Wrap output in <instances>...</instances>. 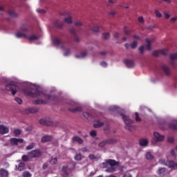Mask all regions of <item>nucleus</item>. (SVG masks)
I'll return each mask as SVG.
<instances>
[{
	"instance_id": "obj_1",
	"label": "nucleus",
	"mask_w": 177,
	"mask_h": 177,
	"mask_svg": "<svg viewBox=\"0 0 177 177\" xmlns=\"http://www.w3.org/2000/svg\"><path fill=\"white\" fill-rule=\"evenodd\" d=\"M22 92H24L25 95L30 96V97H39V96H41V97H44L46 99V100H55V99H56V96L45 94L37 88H31L30 90L23 88Z\"/></svg>"
},
{
	"instance_id": "obj_2",
	"label": "nucleus",
	"mask_w": 177,
	"mask_h": 177,
	"mask_svg": "<svg viewBox=\"0 0 177 177\" xmlns=\"http://www.w3.org/2000/svg\"><path fill=\"white\" fill-rule=\"evenodd\" d=\"M29 158H41L42 157V151L41 149L32 150L27 153Z\"/></svg>"
},
{
	"instance_id": "obj_3",
	"label": "nucleus",
	"mask_w": 177,
	"mask_h": 177,
	"mask_svg": "<svg viewBox=\"0 0 177 177\" xmlns=\"http://www.w3.org/2000/svg\"><path fill=\"white\" fill-rule=\"evenodd\" d=\"M6 91H9L11 92L12 95L15 96L16 93H17V89H19V86L15 82H12L11 83L6 85Z\"/></svg>"
},
{
	"instance_id": "obj_4",
	"label": "nucleus",
	"mask_w": 177,
	"mask_h": 177,
	"mask_svg": "<svg viewBox=\"0 0 177 177\" xmlns=\"http://www.w3.org/2000/svg\"><path fill=\"white\" fill-rule=\"evenodd\" d=\"M115 143H117V140L111 138L102 141L98 144V146L99 147H104L106 145H114Z\"/></svg>"
},
{
	"instance_id": "obj_5",
	"label": "nucleus",
	"mask_w": 177,
	"mask_h": 177,
	"mask_svg": "<svg viewBox=\"0 0 177 177\" xmlns=\"http://www.w3.org/2000/svg\"><path fill=\"white\" fill-rule=\"evenodd\" d=\"M168 54V50L166 49H162L160 50H154L152 53L153 56H154V57H158V56H160V55H162L163 56H167V55Z\"/></svg>"
},
{
	"instance_id": "obj_6",
	"label": "nucleus",
	"mask_w": 177,
	"mask_h": 177,
	"mask_svg": "<svg viewBox=\"0 0 177 177\" xmlns=\"http://www.w3.org/2000/svg\"><path fill=\"white\" fill-rule=\"evenodd\" d=\"M24 142V140L22 138H10V143L12 146H17V145L21 144Z\"/></svg>"
},
{
	"instance_id": "obj_7",
	"label": "nucleus",
	"mask_w": 177,
	"mask_h": 177,
	"mask_svg": "<svg viewBox=\"0 0 177 177\" xmlns=\"http://www.w3.org/2000/svg\"><path fill=\"white\" fill-rule=\"evenodd\" d=\"M124 122L126 124V125H132L133 124V120H131L128 116L124 115L123 113L120 114Z\"/></svg>"
},
{
	"instance_id": "obj_8",
	"label": "nucleus",
	"mask_w": 177,
	"mask_h": 177,
	"mask_svg": "<svg viewBox=\"0 0 177 177\" xmlns=\"http://www.w3.org/2000/svg\"><path fill=\"white\" fill-rule=\"evenodd\" d=\"M161 71L167 77H169L171 75V69H169V67L167 66L165 64H162L160 66Z\"/></svg>"
},
{
	"instance_id": "obj_9",
	"label": "nucleus",
	"mask_w": 177,
	"mask_h": 177,
	"mask_svg": "<svg viewBox=\"0 0 177 177\" xmlns=\"http://www.w3.org/2000/svg\"><path fill=\"white\" fill-rule=\"evenodd\" d=\"M153 136L155 138V143H157V142H162V140H164V136L160 134L158 132H154Z\"/></svg>"
},
{
	"instance_id": "obj_10",
	"label": "nucleus",
	"mask_w": 177,
	"mask_h": 177,
	"mask_svg": "<svg viewBox=\"0 0 177 177\" xmlns=\"http://www.w3.org/2000/svg\"><path fill=\"white\" fill-rule=\"evenodd\" d=\"M75 165L74 163H69L67 166H64L62 167V172L66 173L67 171H71V169H74Z\"/></svg>"
},
{
	"instance_id": "obj_11",
	"label": "nucleus",
	"mask_w": 177,
	"mask_h": 177,
	"mask_svg": "<svg viewBox=\"0 0 177 177\" xmlns=\"http://www.w3.org/2000/svg\"><path fill=\"white\" fill-rule=\"evenodd\" d=\"M124 63L129 68H133L135 67V62L132 59H124Z\"/></svg>"
},
{
	"instance_id": "obj_12",
	"label": "nucleus",
	"mask_w": 177,
	"mask_h": 177,
	"mask_svg": "<svg viewBox=\"0 0 177 177\" xmlns=\"http://www.w3.org/2000/svg\"><path fill=\"white\" fill-rule=\"evenodd\" d=\"M6 133H9V128L3 124H0V134L6 135Z\"/></svg>"
},
{
	"instance_id": "obj_13",
	"label": "nucleus",
	"mask_w": 177,
	"mask_h": 177,
	"mask_svg": "<svg viewBox=\"0 0 177 177\" xmlns=\"http://www.w3.org/2000/svg\"><path fill=\"white\" fill-rule=\"evenodd\" d=\"M157 174L159 176H165L168 174V171L165 167H161L158 169Z\"/></svg>"
},
{
	"instance_id": "obj_14",
	"label": "nucleus",
	"mask_w": 177,
	"mask_h": 177,
	"mask_svg": "<svg viewBox=\"0 0 177 177\" xmlns=\"http://www.w3.org/2000/svg\"><path fill=\"white\" fill-rule=\"evenodd\" d=\"M39 124H41V125H46V127H50V125H52V122L48 120V119H41L39 120Z\"/></svg>"
},
{
	"instance_id": "obj_15",
	"label": "nucleus",
	"mask_w": 177,
	"mask_h": 177,
	"mask_svg": "<svg viewBox=\"0 0 177 177\" xmlns=\"http://www.w3.org/2000/svg\"><path fill=\"white\" fill-rule=\"evenodd\" d=\"M70 32L73 35L75 42H80V37H78V35H77L75 30L74 28H71L70 30Z\"/></svg>"
},
{
	"instance_id": "obj_16",
	"label": "nucleus",
	"mask_w": 177,
	"mask_h": 177,
	"mask_svg": "<svg viewBox=\"0 0 177 177\" xmlns=\"http://www.w3.org/2000/svg\"><path fill=\"white\" fill-rule=\"evenodd\" d=\"M83 115L88 120V121H95V118L88 112H84Z\"/></svg>"
},
{
	"instance_id": "obj_17",
	"label": "nucleus",
	"mask_w": 177,
	"mask_h": 177,
	"mask_svg": "<svg viewBox=\"0 0 177 177\" xmlns=\"http://www.w3.org/2000/svg\"><path fill=\"white\" fill-rule=\"evenodd\" d=\"M147 46L146 49L147 50H151V42H153V39H146Z\"/></svg>"
},
{
	"instance_id": "obj_18",
	"label": "nucleus",
	"mask_w": 177,
	"mask_h": 177,
	"mask_svg": "<svg viewBox=\"0 0 177 177\" xmlns=\"http://www.w3.org/2000/svg\"><path fill=\"white\" fill-rule=\"evenodd\" d=\"M52 140V136H44L41 138V143H46V142H50Z\"/></svg>"
},
{
	"instance_id": "obj_19",
	"label": "nucleus",
	"mask_w": 177,
	"mask_h": 177,
	"mask_svg": "<svg viewBox=\"0 0 177 177\" xmlns=\"http://www.w3.org/2000/svg\"><path fill=\"white\" fill-rule=\"evenodd\" d=\"M176 164L174 160H167L165 165L168 168H175Z\"/></svg>"
},
{
	"instance_id": "obj_20",
	"label": "nucleus",
	"mask_w": 177,
	"mask_h": 177,
	"mask_svg": "<svg viewBox=\"0 0 177 177\" xmlns=\"http://www.w3.org/2000/svg\"><path fill=\"white\" fill-rule=\"evenodd\" d=\"M53 43L54 44L55 46H59L63 44V41L59 38H55L53 39Z\"/></svg>"
},
{
	"instance_id": "obj_21",
	"label": "nucleus",
	"mask_w": 177,
	"mask_h": 177,
	"mask_svg": "<svg viewBox=\"0 0 177 177\" xmlns=\"http://www.w3.org/2000/svg\"><path fill=\"white\" fill-rule=\"evenodd\" d=\"M38 111H39V109L37 107H31V108H29V109H26V113L28 114L29 113H38Z\"/></svg>"
},
{
	"instance_id": "obj_22",
	"label": "nucleus",
	"mask_w": 177,
	"mask_h": 177,
	"mask_svg": "<svg viewBox=\"0 0 177 177\" xmlns=\"http://www.w3.org/2000/svg\"><path fill=\"white\" fill-rule=\"evenodd\" d=\"M69 111H72V113H80V111H82V108L81 106H76L75 108H69Z\"/></svg>"
},
{
	"instance_id": "obj_23",
	"label": "nucleus",
	"mask_w": 177,
	"mask_h": 177,
	"mask_svg": "<svg viewBox=\"0 0 177 177\" xmlns=\"http://www.w3.org/2000/svg\"><path fill=\"white\" fill-rule=\"evenodd\" d=\"M0 175L2 177H8L9 176V171L5 169H0Z\"/></svg>"
},
{
	"instance_id": "obj_24",
	"label": "nucleus",
	"mask_w": 177,
	"mask_h": 177,
	"mask_svg": "<svg viewBox=\"0 0 177 177\" xmlns=\"http://www.w3.org/2000/svg\"><path fill=\"white\" fill-rule=\"evenodd\" d=\"M73 142H77V143H79V145H82L84 143V140L81 139V138L78 136H74L72 138Z\"/></svg>"
},
{
	"instance_id": "obj_25",
	"label": "nucleus",
	"mask_w": 177,
	"mask_h": 177,
	"mask_svg": "<svg viewBox=\"0 0 177 177\" xmlns=\"http://www.w3.org/2000/svg\"><path fill=\"white\" fill-rule=\"evenodd\" d=\"M16 38H24V39H27V35L24 33H21L20 32H17L15 33Z\"/></svg>"
},
{
	"instance_id": "obj_26",
	"label": "nucleus",
	"mask_w": 177,
	"mask_h": 177,
	"mask_svg": "<svg viewBox=\"0 0 177 177\" xmlns=\"http://www.w3.org/2000/svg\"><path fill=\"white\" fill-rule=\"evenodd\" d=\"M54 26L56 27V28H62L63 27V21L60 20L56 21L54 22Z\"/></svg>"
},
{
	"instance_id": "obj_27",
	"label": "nucleus",
	"mask_w": 177,
	"mask_h": 177,
	"mask_svg": "<svg viewBox=\"0 0 177 177\" xmlns=\"http://www.w3.org/2000/svg\"><path fill=\"white\" fill-rule=\"evenodd\" d=\"M106 160L108 161V165H110L111 167H115V165H118V162L114 160L109 159Z\"/></svg>"
},
{
	"instance_id": "obj_28",
	"label": "nucleus",
	"mask_w": 177,
	"mask_h": 177,
	"mask_svg": "<svg viewBox=\"0 0 177 177\" xmlns=\"http://www.w3.org/2000/svg\"><path fill=\"white\" fill-rule=\"evenodd\" d=\"M64 23H66V24H73V18L71 16L68 15V17H66L64 19Z\"/></svg>"
},
{
	"instance_id": "obj_29",
	"label": "nucleus",
	"mask_w": 177,
	"mask_h": 177,
	"mask_svg": "<svg viewBox=\"0 0 177 177\" xmlns=\"http://www.w3.org/2000/svg\"><path fill=\"white\" fill-rule=\"evenodd\" d=\"M26 39H28L29 41H37V39H39V37L37 35H32L29 37L27 36Z\"/></svg>"
},
{
	"instance_id": "obj_30",
	"label": "nucleus",
	"mask_w": 177,
	"mask_h": 177,
	"mask_svg": "<svg viewBox=\"0 0 177 177\" xmlns=\"http://www.w3.org/2000/svg\"><path fill=\"white\" fill-rule=\"evenodd\" d=\"M171 129H177V120H174L172 123L169 125Z\"/></svg>"
},
{
	"instance_id": "obj_31",
	"label": "nucleus",
	"mask_w": 177,
	"mask_h": 177,
	"mask_svg": "<svg viewBox=\"0 0 177 177\" xmlns=\"http://www.w3.org/2000/svg\"><path fill=\"white\" fill-rule=\"evenodd\" d=\"M24 167H26L25 162H20L17 167V171H23L24 169Z\"/></svg>"
},
{
	"instance_id": "obj_32",
	"label": "nucleus",
	"mask_w": 177,
	"mask_h": 177,
	"mask_svg": "<svg viewBox=\"0 0 177 177\" xmlns=\"http://www.w3.org/2000/svg\"><path fill=\"white\" fill-rule=\"evenodd\" d=\"M149 145V141L147 139L140 140V146H147Z\"/></svg>"
},
{
	"instance_id": "obj_33",
	"label": "nucleus",
	"mask_w": 177,
	"mask_h": 177,
	"mask_svg": "<svg viewBox=\"0 0 177 177\" xmlns=\"http://www.w3.org/2000/svg\"><path fill=\"white\" fill-rule=\"evenodd\" d=\"M103 125H104V123L98 120L97 123L94 124L93 127L94 128H100V127H103Z\"/></svg>"
},
{
	"instance_id": "obj_34",
	"label": "nucleus",
	"mask_w": 177,
	"mask_h": 177,
	"mask_svg": "<svg viewBox=\"0 0 177 177\" xmlns=\"http://www.w3.org/2000/svg\"><path fill=\"white\" fill-rule=\"evenodd\" d=\"M35 147V142H32L26 147V150H32Z\"/></svg>"
},
{
	"instance_id": "obj_35",
	"label": "nucleus",
	"mask_w": 177,
	"mask_h": 177,
	"mask_svg": "<svg viewBox=\"0 0 177 177\" xmlns=\"http://www.w3.org/2000/svg\"><path fill=\"white\" fill-rule=\"evenodd\" d=\"M51 165H56L57 164V158H53L49 161Z\"/></svg>"
},
{
	"instance_id": "obj_36",
	"label": "nucleus",
	"mask_w": 177,
	"mask_h": 177,
	"mask_svg": "<svg viewBox=\"0 0 177 177\" xmlns=\"http://www.w3.org/2000/svg\"><path fill=\"white\" fill-rule=\"evenodd\" d=\"M106 172H115V168L113 166H111L106 169Z\"/></svg>"
},
{
	"instance_id": "obj_37",
	"label": "nucleus",
	"mask_w": 177,
	"mask_h": 177,
	"mask_svg": "<svg viewBox=\"0 0 177 177\" xmlns=\"http://www.w3.org/2000/svg\"><path fill=\"white\" fill-rule=\"evenodd\" d=\"M44 103H45V101L42 100H36L33 101L34 104H44Z\"/></svg>"
},
{
	"instance_id": "obj_38",
	"label": "nucleus",
	"mask_w": 177,
	"mask_h": 177,
	"mask_svg": "<svg viewBox=\"0 0 177 177\" xmlns=\"http://www.w3.org/2000/svg\"><path fill=\"white\" fill-rule=\"evenodd\" d=\"M75 160L76 161H81L82 160V156L80 153H77L75 156Z\"/></svg>"
},
{
	"instance_id": "obj_39",
	"label": "nucleus",
	"mask_w": 177,
	"mask_h": 177,
	"mask_svg": "<svg viewBox=\"0 0 177 177\" xmlns=\"http://www.w3.org/2000/svg\"><path fill=\"white\" fill-rule=\"evenodd\" d=\"M138 46V42L136 41H133L131 44H130V48L131 49H136V48Z\"/></svg>"
},
{
	"instance_id": "obj_40",
	"label": "nucleus",
	"mask_w": 177,
	"mask_h": 177,
	"mask_svg": "<svg viewBox=\"0 0 177 177\" xmlns=\"http://www.w3.org/2000/svg\"><path fill=\"white\" fill-rule=\"evenodd\" d=\"M8 14L10 16H11V17H17V15L16 14V12H15V11L10 10L8 11Z\"/></svg>"
},
{
	"instance_id": "obj_41",
	"label": "nucleus",
	"mask_w": 177,
	"mask_h": 177,
	"mask_svg": "<svg viewBox=\"0 0 177 177\" xmlns=\"http://www.w3.org/2000/svg\"><path fill=\"white\" fill-rule=\"evenodd\" d=\"M21 31H28V28H27L26 24H22L20 27Z\"/></svg>"
},
{
	"instance_id": "obj_42",
	"label": "nucleus",
	"mask_w": 177,
	"mask_h": 177,
	"mask_svg": "<svg viewBox=\"0 0 177 177\" xmlns=\"http://www.w3.org/2000/svg\"><path fill=\"white\" fill-rule=\"evenodd\" d=\"M22 176L23 177H31V173H30V171H24L22 174Z\"/></svg>"
},
{
	"instance_id": "obj_43",
	"label": "nucleus",
	"mask_w": 177,
	"mask_h": 177,
	"mask_svg": "<svg viewBox=\"0 0 177 177\" xmlns=\"http://www.w3.org/2000/svg\"><path fill=\"white\" fill-rule=\"evenodd\" d=\"M146 158H147V160H153V158H154V156H153V155H151V153L148 152V153H147Z\"/></svg>"
},
{
	"instance_id": "obj_44",
	"label": "nucleus",
	"mask_w": 177,
	"mask_h": 177,
	"mask_svg": "<svg viewBox=\"0 0 177 177\" xmlns=\"http://www.w3.org/2000/svg\"><path fill=\"white\" fill-rule=\"evenodd\" d=\"M21 133V131L19 129H15L14 130V135L15 136H19Z\"/></svg>"
},
{
	"instance_id": "obj_45",
	"label": "nucleus",
	"mask_w": 177,
	"mask_h": 177,
	"mask_svg": "<svg viewBox=\"0 0 177 177\" xmlns=\"http://www.w3.org/2000/svg\"><path fill=\"white\" fill-rule=\"evenodd\" d=\"M30 160V157H28V154L22 156V161L27 162Z\"/></svg>"
},
{
	"instance_id": "obj_46",
	"label": "nucleus",
	"mask_w": 177,
	"mask_h": 177,
	"mask_svg": "<svg viewBox=\"0 0 177 177\" xmlns=\"http://www.w3.org/2000/svg\"><path fill=\"white\" fill-rule=\"evenodd\" d=\"M169 57H170L171 60H176L177 59V53L170 55Z\"/></svg>"
},
{
	"instance_id": "obj_47",
	"label": "nucleus",
	"mask_w": 177,
	"mask_h": 177,
	"mask_svg": "<svg viewBox=\"0 0 177 177\" xmlns=\"http://www.w3.org/2000/svg\"><path fill=\"white\" fill-rule=\"evenodd\" d=\"M91 30H92V31H93V32H99V26H93L91 28Z\"/></svg>"
},
{
	"instance_id": "obj_48",
	"label": "nucleus",
	"mask_w": 177,
	"mask_h": 177,
	"mask_svg": "<svg viewBox=\"0 0 177 177\" xmlns=\"http://www.w3.org/2000/svg\"><path fill=\"white\" fill-rule=\"evenodd\" d=\"M86 57V52H85V51L82 52L80 55L75 56V57H77V59H80V57Z\"/></svg>"
},
{
	"instance_id": "obj_49",
	"label": "nucleus",
	"mask_w": 177,
	"mask_h": 177,
	"mask_svg": "<svg viewBox=\"0 0 177 177\" xmlns=\"http://www.w3.org/2000/svg\"><path fill=\"white\" fill-rule=\"evenodd\" d=\"M124 32L126 35H131V31L129 30H128V27H124Z\"/></svg>"
},
{
	"instance_id": "obj_50",
	"label": "nucleus",
	"mask_w": 177,
	"mask_h": 177,
	"mask_svg": "<svg viewBox=\"0 0 177 177\" xmlns=\"http://www.w3.org/2000/svg\"><path fill=\"white\" fill-rule=\"evenodd\" d=\"M104 39H110V33L109 32H105L102 34Z\"/></svg>"
},
{
	"instance_id": "obj_51",
	"label": "nucleus",
	"mask_w": 177,
	"mask_h": 177,
	"mask_svg": "<svg viewBox=\"0 0 177 177\" xmlns=\"http://www.w3.org/2000/svg\"><path fill=\"white\" fill-rule=\"evenodd\" d=\"M15 102L18 103V104H21V103H23V100H21V98H19V97H15Z\"/></svg>"
},
{
	"instance_id": "obj_52",
	"label": "nucleus",
	"mask_w": 177,
	"mask_h": 177,
	"mask_svg": "<svg viewBox=\"0 0 177 177\" xmlns=\"http://www.w3.org/2000/svg\"><path fill=\"white\" fill-rule=\"evenodd\" d=\"M138 50H140V53L141 55H143V53H145V46H141Z\"/></svg>"
},
{
	"instance_id": "obj_53",
	"label": "nucleus",
	"mask_w": 177,
	"mask_h": 177,
	"mask_svg": "<svg viewBox=\"0 0 177 177\" xmlns=\"http://www.w3.org/2000/svg\"><path fill=\"white\" fill-rule=\"evenodd\" d=\"M135 115H136V121L137 122H140V118H139V113L138 112H136Z\"/></svg>"
},
{
	"instance_id": "obj_54",
	"label": "nucleus",
	"mask_w": 177,
	"mask_h": 177,
	"mask_svg": "<svg viewBox=\"0 0 177 177\" xmlns=\"http://www.w3.org/2000/svg\"><path fill=\"white\" fill-rule=\"evenodd\" d=\"M96 135H97L96 131L95 130H93L90 132V136H92V138L96 137Z\"/></svg>"
},
{
	"instance_id": "obj_55",
	"label": "nucleus",
	"mask_w": 177,
	"mask_h": 177,
	"mask_svg": "<svg viewBox=\"0 0 177 177\" xmlns=\"http://www.w3.org/2000/svg\"><path fill=\"white\" fill-rule=\"evenodd\" d=\"M159 163L162 164V165H165V164H167V161L165 160V159H160L159 160Z\"/></svg>"
},
{
	"instance_id": "obj_56",
	"label": "nucleus",
	"mask_w": 177,
	"mask_h": 177,
	"mask_svg": "<svg viewBox=\"0 0 177 177\" xmlns=\"http://www.w3.org/2000/svg\"><path fill=\"white\" fill-rule=\"evenodd\" d=\"M155 13L157 17H162V14H161V12H160V11H158V10L155 11Z\"/></svg>"
},
{
	"instance_id": "obj_57",
	"label": "nucleus",
	"mask_w": 177,
	"mask_h": 177,
	"mask_svg": "<svg viewBox=\"0 0 177 177\" xmlns=\"http://www.w3.org/2000/svg\"><path fill=\"white\" fill-rule=\"evenodd\" d=\"M74 24L77 26V27H82V23L80 22V21H75Z\"/></svg>"
},
{
	"instance_id": "obj_58",
	"label": "nucleus",
	"mask_w": 177,
	"mask_h": 177,
	"mask_svg": "<svg viewBox=\"0 0 177 177\" xmlns=\"http://www.w3.org/2000/svg\"><path fill=\"white\" fill-rule=\"evenodd\" d=\"M138 21L139 23H141V24H143L145 23V19H143V17H138Z\"/></svg>"
},
{
	"instance_id": "obj_59",
	"label": "nucleus",
	"mask_w": 177,
	"mask_h": 177,
	"mask_svg": "<svg viewBox=\"0 0 177 177\" xmlns=\"http://www.w3.org/2000/svg\"><path fill=\"white\" fill-rule=\"evenodd\" d=\"M88 158H89V160H96L97 158L93 154H90L88 156Z\"/></svg>"
},
{
	"instance_id": "obj_60",
	"label": "nucleus",
	"mask_w": 177,
	"mask_h": 177,
	"mask_svg": "<svg viewBox=\"0 0 177 177\" xmlns=\"http://www.w3.org/2000/svg\"><path fill=\"white\" fill-rule=\"evenodd\" d=\"M102 165L104 167V168H109V162L108 160L106 161V162H103Z\"/></svg>"
},
{
	"instance_id": "obj_61",
	"label": "nucleus",
	"mask_w": 177,
	"mask_h": 177,
	"mask_svg": "<svg viewBox=\"0 0 177 177\" xmlns=\"http://www.w3.org/2000/svg\"><path fill=\"white\" fill-rule=\"evenodd\" d=\"M170 154L171 156H172L173 157H175L176 156V153H175V150L171 149L170 151Z\"/></svg>"
},
{
	"instance_id": "obj_62",
	"label": "nucleus",
	"mask_w": 177,
	"mask_h": 177,
	"mask_svg": "<svg viewBox=\"0 0 177 177\" xmlns=\"http://www.w3.org/2000/svg\"><path fill=\"white\" fill-rule=\"evenodd\" d=\"M167 142H169V143H174V138L169 137V138L167 139Z\"/></svg>"
},
{
	"instance_id": "obj_63",
	"label": "nucleus",
	"mask_w": 177,
	"mask_h": 177,
	"mask_svg": "<svg viewBox=\"0 0 177 177\" xmlns=\"http://www.w3.org/2000/svg\"><path fill=\"white\" fill-rule=\"evenodd\" d=\"M100 65L102 66V67H107V63H106V62H102L100 63Z\"/></svg>"
},
{
	"instance_id": "obj_64",
	"label": "nucleus",
	"mask_w": 177,
	"mask_h": 177,
	"mask_svg": "<svg viewBox=\"0 0 177 177\" xmlns=\"http://www.w3.org/2000/svg\"><path fill=\"white\" fill-rule=\"evenodd\" d=\"M62 177H68V172L63 173L62 174Z\"/></svg>"
}]
</instances>
